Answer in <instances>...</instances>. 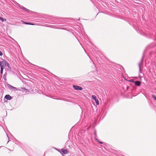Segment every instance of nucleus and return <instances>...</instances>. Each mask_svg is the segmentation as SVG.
<instances>
[{"label":"nucleus","mask_w":156,"mask_h":156,"mask_svg":"<svg viewBox=\"0 0 156 156\" xmlns=\"http://www.w3.org/2000/svg\"><path fill=\"white\" fill-rule=\"evenodd\" d=\"M96 140L98 141V142H99V143H100V144H103V142H100V141H98L97 139H96Z\"/></svg>","instance_id":"obj_16"},{"label":"nucleus","mask_w":156,"mask_h":156,"mask_svg":"<svg viewBox=\"0 0 156 156\" xmlns=\"http://www.w3.org/2000/svg\"><path fill=\"white\" fill-rule=\"evenodd\" d=\"M2 55H3L2 53V52L1 51H0V55L2 56Z\"/></svg>","instance_id":"obj_15"},{"label":"nucleus","mask_w":156,"mask_h":156,"mask_svg":"<svg viewBox=\"0 0 156 156\" xmlns=\"http://www.w3.org/2000/svg\"><path fill=\"white\" fill-rule=\"evenodd\" d=\"M92 99L95 100L97 105H98L99 104V101L96 98V97L95 95H92Z\"/></svg>","instance_id":"obj_2"},{"label":"nucleus","mask_w":156,"mask_h":156,"mask_svg":"<svg viewBox=\"0 0 156 156\" xmlns=\"http://www.w3.org/2000/svg\"><path fill=\"white\" fill-rule=\"evenodd\" d=\"M134 83L135 84L138 86H140V85L141 83L139 81H136L134 82Z\"/></svg>","instance_id":"obj_6"},{"label":"nucleus","mask_w":156,"mask_h":156,"mask_svg":"<svg viewBox=\"0 0 156 156\" xmlns=\"http://www.w3.org/2000/svg\"><path fill=\"white\" fill-rule=\"evenodd\" d=\"M23 23L24 24H29V23H27V22H23Z\"/></svg>","instance_id":"obj_14"},{"label":"nucleus","mask_w":156,"mask_h":156,"mask_svg":"<svg viewBox=\"0 0 156 156\" xmlns=\"http://www.w3.org/2000/svg\"><path fill=\"white\" fill-rule=\"evenodd\" d=\"M8 85L12 89H16V88L15 87H14L10 85V84H8Z\"/></svg>","instance_id":"obj_10"},{"label":"nucleus","mask_w":156,"mask_h":156,"mask_svg":"<svg viewBox=\"0 0 156 156\" xmlns=\"http://www.w3.org/2000/svg\"><path fill=\"white\" fill-rule=\"evenodd\" d=\"M3 78H4L5 80H6V76L5 75H4Z\"/></svg>","instance_id":"obj_13"},{"label":"nucleus","mask_w":156,"mask_h":156,"mask_svg":"<svg viewBox=\"0 0 156 156\" xmlns=\"http://www.w3.org/2000/svg\"><path fill=\"white\" fill-rule=\"evenodd\" d=\"M62 153L64 154H67L68 153V151L67 150H65L64 149H62L61 150Z\"/></svg>","instance_id":"obj_5"},{"label":"nucleus","mask_w":156,"mask_h":156,"mask_svg":"<svg viewBox=\"0 0 156 156\" xmlns=\"http://www.w3.org/2000/svg\"><path fill=\"white\" fill-rule=\"evenodd\" d=\"M1 68L4 69L5 67H7L8 70H10V67L9 66V64L5 60L3 61L0 62Z\"/></svg>","instance_id":"obj_1"},{"label":"nucleus","mask_w":156,"mask_h":156,"mask_svg":"<svg viewBox=\"0 0 156 156\" xmlns=\"http://www.w3.org/2000/svg\"><path fill=\"white\" fill-rule=\"evenodd\" d=\"M73 87L75 90H81L82 89V87L76 85H73Z\"/></svg>","instance_id":"obj_3"},{"label":"nucleus","mask_w":156,"mask_h":156,"mask_svg":"<svg viewBox=\"0 0 156 156\" xmlns=\"http://www.w3.org/2000/svg\"><path fill=\"white\" fill-rule=\"evenodd\" d=\"M23 89L24 90H26L27 89L25 88H23Z\"/></svg>","instance_id":"obj_18"},{"label":"nucleus","mask_w":156,"mask_h":156,"mask_svg":"<svg viewBox=\"0 0 156 156\" xmlns=\"http://www.w3.org/2000/svg\"><path fill=\"white\" fill-rule=\"evenodd\" d=\"M152 97L153 98V99H154L155 100H156V97H155V96L154 95H152Z\"/></svg>","instance_id":"obj_11"},{"label":"nucleus","mask_w":156,"mask_h":156,"mask_svg":"<svg viewBox=\"0 0 156 156\" xmlns=\"http://www.w3.org/2000/svg\"><path fill=\"white\" fill-rule=\"evenodd\" d=\"M5 98L7 100H10L11 99V97L9 94H7L5 96Z\"/></svg>","instance_id":"obj_4"},{"label":"nucleus","mask_w":156,"mask_h":156,"mask_svg":"<svg viewBox=\"0 0 156 156\" xmlns=\"http://www.w3.org/2000/svg\"><path fill=\"white\" fill-rule=\"evenodd\" d=\"M0 20L2 21V22H4V21H6V20L5 19L3 18L2 17H0Z\"/></svg>","instance_id":"obj_9"},{"label":"nucleus","mask_w":156,"mask_h":156,"mask_svg":"<svg viewBox=\"0 0 156 156\" xmlns=\"http://www.w3.org/2000/svg\"><path fill=\"white\" fill-rule=\"evenodd\" d=\"M3 69L2 68H1V71H0V72H1V73L2 74V73H3V69Z\"/></svg>","instance_id":"obj_12"},{"label":"nucleus","mask_w":156,"mask_h":156,"mask_svg":"<svg viewBox=\"0 0 156 156\" xmlns=\"http://www.w3.org/2000/svg\"><path fill=\"white\" fill-rule=\"evenodd\" d=\"M29 25H33L34 24L33 23H29Z\"/></svg>","instance_id":"obj_17"},{"label":"nucleus","mask_w":156,"mask_h":156,"mask_svg":"<svg viewBox=\"0 0 156 156\" xmlns=\"http://www.w3.org/2000/svg\"><path fill=\"white\" fill-rule=\"evenodd\" d=\"M20 8L23 9L25 10L26 11H27L28 12L30 11V10L27 9L23 7V6H21V7H20Z\"/></svg>","instance_id":"obj_7"},{"label":"nucleus","mask_w":156,"mask_h":156,"mask_svg":"<svg viewBox=\"0 0 156 156\" xmlns=\"http://www.w3.org/2000/svg\"><path fill=\"white\" fill-rule=\"evenodd\" d=\"M142 62H140L138 64L140 72L141 71V66H142Z\"/></svg>","instance_id":"obj_8"}]
</instances>
